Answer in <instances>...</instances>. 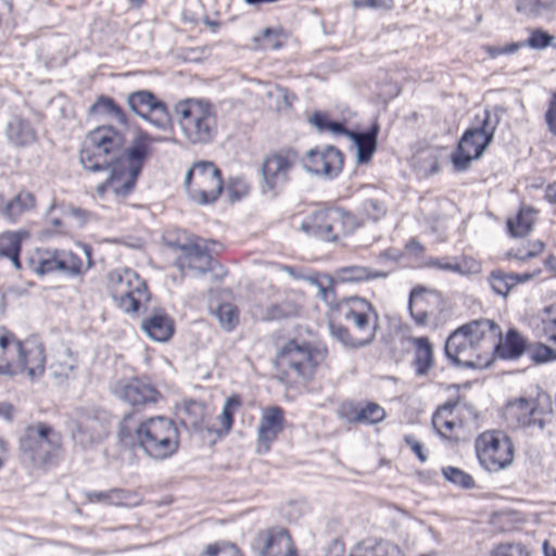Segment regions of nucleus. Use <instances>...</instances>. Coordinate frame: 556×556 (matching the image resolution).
Returning <instances> with one entry per match:
<instances>
[{"mask_svg": "<svg viewBox=\"0 0 556 556\" xmlns=\"http://www.w3.org/2000/svg\"><path fill=\"white\" fill-rule=\"evenodd\" d=\"M486 319H476L454 330L446 339L445 356L455 365L481 369L489 366L490 336Z\"/></svg>", "mask_w": 556, "mask_h": 556, "instance_id": "obj_1", "label": "nucleus"}, {"mask_svg": "<svg viewBox=\"0 0 556 556\" xmlns=\"http://www.w3.org/2000/svg\"><path fill=\"white\" fill-rule=\"evenodd\" d=\"M177 123L188 143H211L217 132L216 114L212 104L203 99H186L175 105Z\"/></svg>", "mask_w": 556, "mask_h": 556, "instance_id": "obj_2", "label": "nucleus"}, {"mask_svg": "<svg viewBox=\"0 0 556 556\" xmlns=\"http://www.w3.org/2000/svg\"><path fill=\"white\" fill-rule=\"evenodd\" d=\"M501 108L484 110L477 114V124L467 129L452 154V162L457 172L466 170L472 160L479 159L493 139L495 129L501 122Z\"/></svg>", "mask_w": 556, "mask_h": 556, "instance_id": "obj_3", "label": "nucleus"}, {"mask_svg": "<svg viewBox=\"0 0 556 556\" xmlns=\"http://www.w3.org/2000/svg\"><path fill=\"white\" fill-rule=\"evenodd\" d=\"M135 444L147 456L163 460L177 452L179 433L173 420L162 416L151 417L136 428Z\"/></svg>", "mask_w": 556, "mask_h": 556, "instance_id": "obj_4", "label": "nucleus"}, {"mask_svg": "<svg viewBox=\"0 0 556 556\" xmlns=\"http://www.w3.org/2000/svg\"><path fill=\"white\" fill-rule=\"evenodd\" d=\"M125 143V136L112 126H100L91 130L79 151V161L89 172L108 169L114 163Z\"/></svg>", "mask_w": 556, "mask_h": 556, "instance_id": "obj_5", "label": "nucleus"}, {"mask_svg": "<svg viewBox=\"0 0 556 556\" xmlns=\"http://www.w3.org/2000/svg\"><path fill=\"white\" fill-rule=\"evenodd\" d=\"M84 252L87 258L86 265L78 255L68 250L37 249L27 257V266L40 277L55 271L67 277H80L93 264L90 248L85 245Z\"/></svg>", "mask_w": 556, "mask_h": 556, "instance_id": "obj_6", "label": "nucleus"}, {"mask_svg": "<svg viewBox=\"0 0 556 556\" xmlns=\"http://www.w3.org/2000/svg\"><path fill=\"white\" fill-rule=\"evenodd\" d=\"M106 288L125 313H136L149 301V292L144 280L130 268H117L108 274Z\"/></svg>", "mask_w": 556, "mask_h": 556, "instance_id": "obj_7", "label": "nucleus"}, {"mask_svg": "<svg viewBox=\"0 0 556 556\" xmlns=\"http://www.w3.org/2000/svg\"><path fill=\"white\" fill-rule=\"evenodd\" d=\"M23 455L35 466L43 467L55 462L61 450V437L49 425L38 422L27 427L20 440Z\"/></svg>", "mask_w": 556, "mask_h": 556, "instance_id": "obj_8", "label": "nucleus"}, {"mask_svg": "<svg viewBox=\"0 0 556 556\" xmlns=\"http://www.w3.org/2000/svg\"><path fill=\"white\" fill-rule=\"evenodd\" d=\"M109 412L94 405L75 408L68 421L73 440L83 447L104 439L109 432Z\"/></svg>", "mask_w": 556, "mask_h": 556, "instance_id": "obj_9", "label": "nucleus"}, {"mask_svg": "<svg viewBox=\"0 0 556 556\" xmlns=\"http://www.w3.org/2000/svg\"><path fill=\"white\" fill-rule=\"evenodd\" d=\"M185 188L192 201L212 204L223 191L222 173L212 162H198L186 173Z\"/></svg>", "mask_w": 556, "mask_h": 556, "instance_id": "obj_10", "label": "nucleus"}, {"mask_svg": "<svg viewBox=\"0 0 556 556\" xmlns=\"http://www.w3.org/2000/svg\"><path fill=\"white\" fill-rule=\"evenodd\" d=\"M479 462L488 471H500L514 460V445L503 431H485L476 440Z\"/></svg>", "mask_w": 556, "mask_h": 556, "instance_id": "obj_11", "label": "nucleus"}, {"mask_svg": "<svg viewBox=\"0 0 556 556\" xmlns=\"http://www.w3.org/2000/svg\"><path fill=\"white\" fill-rule=\"evenodd\" d=\"M298 161L299 154L294 149H280L265 156L261 166L263 192H280L290 181Z\"/></svg>", "mask_w": 556, "mask_h": 556, "instance_id": "obj_12", "label": "nucleus"}, {"mask_svg": "<svg viewBox=\"0 0 556 556\" xmlns=\"http://www.w3.org/2000/svg\"><path fill=\"white\" fill-rule=\"evenodd\" d=\"M336 312L354 328L363 333L362 339L375 340L379 327V314L366 299L349 296L339 300Z\"/></svg>", "mask_w": 556, "mask_h": 556, "instance_id": "obj_13", "label": "nucleus"}, {"mask_svg": "<svg viewBox=\"0 0 556 556\" xmlns=\"http://www.w3.org/2000/svg\"><path fill=\"white\" fill-rule=\"evenodd\" d=\"M276 367L286 375L311 379L317 366L313 351L291 340L281 348L276 357Z\"/></svg>", "mask_w": 556, "mask_h": 556, "instance_id": "obj_14", "label": "nucleus"}, {"mask_svg": "<svg viewBox=\"0 0 556 556\" xmlns=\"http://www.w3.org/2000/svg\"><path fill=\"white\" fill-rule=\"evenodd\" d=\"M255 556H298L289 531L282 527H270L257 532L251 542Z\"/></svg>", "mask_w": 556, "mask_h": 556, "instance_id": "obj_15", "label": "nucleus"}, {"mask_svg": "<svg viewBox=\"0 0 556 556\" xmlns=\"http://www.w3.org/2000/svg\"><path fill=\"white\" fill-rule=\"evenodd\" d=\"M128 108L157 129H166L170 124L166 104L149 90H137L127 96Z\"/></svg>", "mask_w": 556, "mask_h": 556, "instance_id": "obj_16", "label": "nucleus"}, {"mask_svg": "<svg viewBox=\"0 0 556 556\" xmlns=\"http://www.w3.org/2000/svg\"><path fill=\"white\" fill-rule=\"evenodd\" d=\"M301 161L306 172L329 179L337 177L343 167V154L332 146L311 149Z\"/></svg>", "mask_w": 556, "mask_h": 556, "instance_id": "obj_17", "label": "nucleus"}, {"mask_svg": "<svg viewBox=\"0 0 556 556\" xmlns=\"http://www.w3.org/2000/svg\"><path fill=\"white\" fill-rule=\"evenodd\" d=\"M170 247H175L180 251L175 265L179 268L180 273L186 276L189 271H194L203 275L208 270L214 269V261L205 248H201L197 241H189L185 243L170 242Z\"/></svg>", "mask_w": 556, "mask_h": 556, "instance_id": "obj_18", "label": "nucleus"}, {"mask_svg": "<svg viewBox=\"0 0 556 556\" xmlns=\"http://www.w3.org/2000/svg\"><path fill=\"white\" fill-rule=\"evenodd\" d=\"M486 336L490 338L489 365L495 357L513 359L521 355V338L516 329H510L503 338L501 327L492 319H486Z\"/></svg>", "mask_w": 556, "mask_h": 556, "instance_id": "obj_19", "label": "nucleus"}, {"mask_svg": "<svg viewBox=\"0 0 556 556\" xmlns=\"http://www.w3.org/2000/svg\"><path fill=\"white\" fill-rule=\"evenodd\" d=\"M160 138L152 137L146 131H138L130 146L118 156L114 163L123 166L129 173L139 176L144 162L151 154V147Z\"/></svg>", "mask_w": 556, "mask_h": 556, "instance_id": "obj_20", "label": "nucleus"}, {"mask_svg": "<svg viewBox=\"0 0 556 556\" xmlns=\"http://www.w3.org/2000/svg\"><path fill=\"white\" fill-rule=\"evenodd\" d=\"M553 412L551 396L539 386L528 387L523 396V417L527 415V422L523 426H533L543 429Z\"/></svg>", "mask_w": 556, "mask_h": 556, "instance_id": "obj_21", "label": "nucleus"}, {"mask_svg": "<svg viewBox=\"0 0 556 556\" xmlns=\"http://www.w3.org/2000/svg\"><path fill=\"white\" fill-rule=\"evenodd\" d=\"M113 393L117 399L132 407L154 404L160 397V392L155 387L140 379H134L129 382H116L113 387Z\"/></svg>", "mask_w": 556, "mask_h": 556, "instance_id": "obj_22", "label": "nucleus"}, {"mask_svg": "<svg viewBox=\"0 0 556 556\" xmlns=\"http://www.w3.org/2000/svg\"><path fill=\"white\" fill-rule=\"evenodd\" d=\"M283 410L279 406L264 409L257 428V452L267 453L270 444L283 430Z\"/></svg>", "mask_w": 556, "mask_h": 556, "instance_id": "obj_23", "label": "nucleus"}, {"mask_svg": "<svg viewBox=\"0 0 556 556\" xmlns=\"http://www.w3.org/2000/svg\"><path fill=\"white\" fill-rule=\"evenodd\" d=\"M46 355L42 344L35 342H21L16 355L14 374L26 370L27 376L34 380L42 376L45 371Z\"/></svg>", "mask_w": 556, "mask_h": 556, "instance_id": "obj_24", "label": "nucleus"}, {"mask_svg": "<svg viewBox=\"0 0 556 556\" xmlns=\"http://www.w3.org/2000/svg\"><path fill=\"white\" fill-rule=\"evenodd\" d=\"M109 168L110 176L97 186V193L102 197L105 192L111 191L116 198H125L130 194L138 176L116 163H111Z\"/></svg>", "mask_w": 556, "mask_h": 556, "instance_id": "obj_25", "label": "nucleus"}, {"mask_svg": "<svg viewBox=\"0 0 556 556\" xmlns=\"http://www.w3.org/2000/svg\"><path fill=\"white\" fill-rule=\"evenodd\" d=\"M49 370L54 379L62 383L64 380L74 379L78 371V356L65 345L60 344L52 351Z\"/></svg>", "mask_w": 556, "mask_h": 556, "instance_id": "obj_26", "label": "nucleus"}, {"mask_svg": "<svg viewBox=\"0 0 556 556\" xmlns=\"http://www.w3.org/2000/svg\"><path fill=\"white\" fill-rule=\"evenodd\" d=\"M141 328L147 336L157 342L167 341L174 333L173 320L164 309H155L149 317L141 321Z\"/></svg>", "mask_w": 556, "mask_h": 556, "instance_id": "obj_27", "label": "nucleus"}, {"mask_svg": "<svg viewBox=\"0 0 556 556\" xmlns=\"http://www.w3.org/2000/svg\"><path fill=\"white\" fill-rule=\"evenodd\" d=\"M455 403H445L441 405L432 416V426L440 437L446 440L456 439V430L462 424L455 416Z\"/></svg>", "mask_w": 556, "mask_h": 556, "instance_id": "obj_28", "label": "nucleus"}, {"mask_svg": "<svg viewBox=\"0 0 556 556\" xmlns=\"http://www.w3.org/2000/svg\"><path fill=\"white\" fill-rule=\"evenodd\" d=\"M380 126L375 122L366 131H351L349 138H351L357 149V162L361 164L367 163L371 160L378 143V134Z\"/></svg>", "mask_w": 556, "mask_h": 556, "instance_id": "obj_29", "label": "nucleus"}, {"mask_svg": "<svg viewBox=\"0 0 556 556\" xmlns=\"http://www.w3.org/2000/svg\"><path fill=\"white\" fill-rule=\"evenodd\" d=\"M528 324L535 336L556 345V304L545 306L539 316L530 317Z\"/></svg>", "mask_w": 556, "mask_h": 556, "instance_id": "obj_30", "label": "nucleus"}, {"mask_svg": "<svg viewBox=\"0 0 556 556\" xmlns=\"http://www.w3.org/2000/svg\"><path fill=\"white\" fill-rule=\"evenodd\" d=\"M432 295L433 293L431 291L421 286L410 291L408 311L417 326L424 327L428 325L430 298Z\"/></svg>", "mask_w": 556, "mask_h": 556, "instance_id": "obj_31", "label": "nucleus"}, {"mask_svg": "<svg viewBox=\"0 0 556 556\" xmlns=\"http://www.w3.org/2000/svg\"><path fill=\"white\" fill-rule=\"evenodd\" d=\"M21 342L5 328H0V374L14 375L16 355Z\"/></svg>", "mask_w": 556, "mask_h": 556, "instance_id": "obj_32", "label": "nucleus"}, {"mask_svg": "<svg viewBox=\"0 0 556 556\" xmlns=\"http://www.w3.org/2000/svg\"><path fill=\"white\" fill-rule=\"evenodd\" d=\"M412 344L414 346L415 372L419 377L425 376L434 365L433 345L427 337L413 338Z\"/></svg>", "mask_w": 556, "mask_h": 556, "instance_id": "obj_33", "label": "nucleus"}, {"mask_svg": "<svg viewBox=\"0 0 556 556\" xmlns=\"http://www.w3.org/2000/svg\"><path fill=\"white\" fill-rule=\"evenodd\" d=\"M328 222L331 225L329 242L338 241L340 238L353 233L359 226L351 213L338 207H330V219Z\"/></svg>", "mask_w": 556, "mask_h": 556, "instance_id": "obj_34", "label": "nucleus"}, {"mask_svg": "<svg viewBox=\"0 0 556 556\" xmlns=\"http://www.w3.org/2000/svg\"><path fill=\"white\" fill-rule=\"evenodd\" d=\"M9 142L15 147H26L36 141V130L30 123L20 116H13L5 129Z\"/></svg>", "mask_w": 556, "mask_h": 556, "instance_id": "obj_35", "label": "nucleus"}, {"mask_svg": "<svg viewBox=\"0 0 556 556\" xmlns=\"http://www.w3.org/2000/svg\"><path fill=\"white\" fill-rule=\"evenodd\" d=\"M333 275L339 283H361L367 280L387 277V273L384 271L361 265L339 267Z\"/></svg>", "mask_w": 556, "mask_h": 556, "instance_id": "obj_36", "label": "nucleus"}, {"mask_svg": "<svg viewBox=\"0 0 556 556\" xmlns=\"http://www.w3.org/2000/svg\"><path fill=\"white\" fill-rule=\"evenodd\" d=\"M330 207L312 212L301 224V230L324 241H329L331 225Z\"/></svg>", "mask_w": 556, "mask_h": 556, "instance_id": "obj_37", "label": "nucleus"}, {"mask_svg": "<svg viewBox=\"0 0 556 556\" xmlns=\"http://www.w3.org/2000/svg\"><path fill=\"white\" fill-rule=\"evenodd\" d=\"M35 195L29 191H20L2 208L1 214L7 219L15 222L22 214L35 207Z\"/></svg>", "mask_w": 556, "mask_h": 556, "instance_id": "obj_38", "label": "nucleus"}, {"mask_svg": "<svg viewBox=\"0 0 556 556\" xmlns=\"http://www.w3.org/2000/svg\"><path fill=\"white\" fill-rule=\"evenodd\" d=\"M492 291L501 296H507L509 291L521 282V275L507 274L503 270H492L488 278Z\"/></svg>", "mask_w": 556, "mask_h": 556, "instance_id": "obj_39", "label": "nucleus"}, {"mask_svg": "<svg viewBox=\"0 0 556 556\" xmlns=\"http://www.w3.org/2000/svg\"><path fill=\"white\" fill-rule=\"evenodd\" d=\"M89 112L91 114L109 115L123 126L128 124L124 110L112 98L105 96L99 97L90 106Z\"/></svg>", "mask_w": 556, "mask_h": 556, "instance_id": "obj_40", "label": "nucleus"}, {"mask_svg": "<svg viewBox=\"0 0 556 556\" xmlns=\"http://www.w3.org/2000/svg\"><path fill=\"white\" fill-rule=\"evenodd\" d=\"M523 354L532 362L533 365H544L556 362V349L543 343H527L523 340Z\"/></svg>", "mask_w": 556, "mask_h": 556, "instance_id": "obj_41", "label": "nucleus"}, {"mask_svg": "<svg viewBox=\"0 0 556 556\" xmlns=\"http://www.w3.org/2000/svg\"><path fill=\"white\" fill-rule=\"evenodd\" d=\"M328 326L331 337L344 348L358 349L369 345L368 339L353 338L349 329L340 324L330 321Z\"/></svg>", "mask_w": 556, "mask_h": 556, "instance_id": "obj_42", "label": "nucleus"}, {"mask_svg": "<svg viewBox=\"0 0 556 556\" xmlns=\"http://www.w3.org/2000/svg\"><path fill=\"white\" fill-rule=\"evenodd\" d=\"M311 124H313L320 132L329 131L333 135H345L349 137L351 130L346 129L340 122L330 121L328 116L320 112H315L309 117Z\"/></svg>", "mask_w": 556, "mask_h": 556, "instance_id": "obj_43", "label": "nucleus"}, {"mask_svg": "<svg viewBox=\"0 0 556 556\" xmlns=\"http://www.w3.org/2000/svg\"><path fill=\"white\" fill-rule=\"evenodd\" d=\"M220 327L226 331H231L239 321V311L231 303L220 304L214 312Z\"/></svg>", "mask_w": 556, "mask_h": 556, "instance_id": "obj_44", "label": "nucleus"}, {"mask_svg": "<svg viewBox=\"0 0 556 556\" xmlns=\"http://www.w3.org/2000/svg\"><path fill=\"white\" fill-rule=\"evenodd\" d=\"M242 405V400L239 394L228 396L223 406L220 416L218 417L225 433L229 432L233 425V414Z\"/></svg>", "mask_w": 556, "mask_h": 556, "instance_id": "obj_45", "label": "nucleus"}, {"mask_svg": "<svg viewBox=\"0 0 556 556\" xmlns=\"http://www.w3.org/2000/svg\"><path fill=\"white\" fill-rule=\"evenodd\" d=\"M386 417V410L377 403L369 402L366 406L361 407L356 415L358 424L374 425L382 421Z\"/></svg>", "mask_w": 556, "mask_h": 556, "instance_id": "obj_46", "label": "nucleus"}, {"mask_svg": "<svg viewBox=\"0 0 556 556\" xmlns=\"http://www.w3.org/2000/svg\"><path fill=\"white\" fill-rule=\"evenodd\" d=\"M442 475L448 482L463 489H472L475 486L473 478L457 467H443Z\"/></svg>", "mask_w": 556, "mask_h": 556, "instance_id": "obj_47", "label": "nucleus"}, {"mask_svg": "<svg viewBox=\"0 0 556 556\" xmlns=\"http://www.w3.org/2000/svg\"><path fill=\"white\" fill-rule=\"evenodd\" d=\"M21 252V236L16 232H5L0 236V257L9 258Z\"/></svg>", "mask_w": 556, "mask_h": 556, "instance_id": "obj_48", "label": "nucleus"}, {"mask_svg": "<svg viewBox=\"0 0 556 556\" xmlns=\"http://www.w3.org/2000/svg\"><path fill=\"white\" fill-rule=\"evenodd\" d=\"M140 498L134 492L123 489L109 490V505L112 506H137L140 504Z\"/></svg>", "mask_w": 556, "mask_h": 556, "instance_id": "obj_49", "label": "nucleus"}, {"mask_svg": "<svg viewBox=\"0 0 556 556\" xmlns=\"http://www.w3.org/2000/svg\"><path fill=\"white\" fill-rule=\"evenodd\" d=\"M362 212L372 220H379L387 214V206L379 198H367L361 204Z\"/></svg>", "mask_w": 556, "mask_h": 556, "instance_id": "obj_50", "label": "nucleus"}, {"mask_svg": "<svg viewBox=\"0 0 556 556\" xmlns=\"http://www.w3.org/2000/svg\"><path fill=\"white\" fill-rule=\"evenodd\" d=\"M324 279L326 280V285L320 287L317 296L336 312V305L339 301H337L334 285L338 282L334 279V275L330 276L328 274H324Z\"/></svg>", "mask_w": 556, "mask_h": 556, "instance_id": "obj_51", "label": "nucleus"}, {"mask_svg": "<svg viewBox=\"0 0 556 556\" xmlns=\"http://www.w3.org/2000/svg\"><path fill=\"white\" fill-rule=\"evenodd\" d=\"M200 556H242V554L235 544L217 542L208 544Z\"/></svg>", "mask_w": 556, "mask_h": 556, "instance_id": "obj_52", "label": "nucleus"}, {"mask_svg": "<svg viewBox=\"0 0 556 556\" xmlns=\"http://www.w3.org/2000/svg\"><path fill=\"white\" fill-rule=\"evenodd\" d=\"M250 186L242 177H232L228 180L226 191L231 202L239 201L249 193Z\"/></svg>", "mask_w": 556, "mask_h": 556, "instance_id": "obj_53", "label": "nucleus"}, {"mask_svg": "<svg viewBox=\"0 0 556 556\" xmlns=\"http://www.w3.org/2000/svg\"><path fill=\"white\" fill-rule=\"evenodd\" d=\"M556 0H523V13L542 15L555 8Z\"/></svg>", "mask_w": 556, "mask_h": 556, "instance_id": "obj_54", "label": "nucleus"}, {"mask_svg": "<svg viewBox=\"0 0 556 556\" xmlns=\"http://www.w3.org/2000/svg\"><path fill=\"white\" fill-rule=\"evenodd\" d=\"M554 39V36L549 35L541 28H538L530 31V36L527 39V45L532 49L543 50L552 45Z\"/></svg>", "mask_w": 556, "mask_h": 556, "instance_id": "obj_55", "label": "nucleus"}, {"mask_svg": "<svg viewBox=\"0 0 556 556\" xmlns=\"http://www.w3.org/2000/svg\"><path fill=\"white\" fill-rule=\"evenodd\" d=\"M255 41L260 42L263 49H279L281 43L277 38V34L273 28H265L262 31V36L255 37Z\"/></svg>", "mask_w": 556, "mask_h": 556, "instance_id": "obj_56", "label": "nucleus"}, {"mask_svg": "<svg viewBox=\"0 0 556 556\" xmlns=\"http://www.w3.org/2000/svg\"><path fill=\"white\" fill-rule=\"evenodd\" d=\"M521 407V397L516 399L515 401H511L507 403V405L504 408V418L507 422L515 424L516 426L520 422V413L519 409Z\"/></svg>", "mask_w": 556, "mask_h": 556, "instance_id": "obj_57", "label": "nucleus"}, {"mask_svg": "<svg viewBox=\"0 0 556 556\" xmlns=\"http://www.w3.org/2000/svg\"><path fill=\"white\" fill-rule=\"evenodd\" d=\"M204 410H205V406L201 402H198V401H190L185 406V412L188 415H191V417H192L190 422L193 426L198 425L202 420Z\"/></svg>", "mask_w": 556, "mask_h": 556, "instance_id": "obj_58", "label": "nucleus"}, {"mask_svg": "<svg viewBox=\"0 0 556 556\" xmlns=\"http://www.w3.org/2000/svg\"><path fill=\"white\" fill-rule=\"evenodd\" d=\"M352 4L354 8L391 10L393 0H352Z\"/></svg>", "mask_w": 556, "mask_h": 556, "instance_id": "obj_59", "label": "nucleus"}, {"mask_svg": "<svg viewBox=\"0 0 556 556\" xmlns=\"http://www.w3.org/2000/svg\"><path fill=\"white\" fill-rule=\"evenodd\" d=\"M520 42H510L503 46H488L485 47V50L490 56L495 58L501 54L515 53L520 49Z\"/></svg>", "mask_w": 556, "mask_h": 556, "instance_id": "obj_60", "label": "nucleus"}, {"mask_svg": "<svg viewBox=\"0 0 556 556\" xmlns=\"http://www.w3.org/2000/svg\"><path fill=\"white\" fill-rule=\"evenodd\" d=\"M538 211L533 207L523 206V238L529 235L538 222Z\"/></svg>", "mask_w": 556, "mask_h": 556, "instance_id": "obj_61", "label": "nucleus"}, {"mask_svg": "<svg viewBox=\"0 0 556 556\" xmlns=\"http://www.w3.org/2000/svg\"><path fill=\"white\" fill-rule=\"evenodd\" d=\"M404 441L421 463L427 462L428 456L425 453L424 445L421 444V442H419L414 435H405Z\"/></svg>", "mask_w": 556, "mask_h": 556, "instance_id": "obj_62", "label": "nucleus"}, {"mask_svg": "<svg viewBox=\"0 0 556 556\" xmlns=\"http://www.w3.org/2000/svg\"><path fill=\"white\" fill-rule=\"evenodd\" d=\"M548 129L553 135L556 136V93H554L549 100L548 110L545 114Z\"/></svg>", "mask_w": 556, "mask_h": 556, "instance_id": "obj_63", "label": "nucleus"}, {"mask_svg": "<svg viewBox=\"0 0 556 556\" xmlns=\"http://www.w3.org/2000/svg\"><path fill=\"white\" fill-rule=\"evenodd\" d=\"M521 555L520 545H500L492 553L491 556H516Z\"/></svg>", "mask_w": 556, "mask_h": 556, "instance_id": "obj_64", "label": "nucleus"}]
</instances>
